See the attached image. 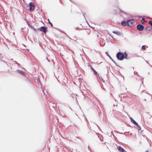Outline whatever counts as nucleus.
Returning a JSON list of instances; mask_svg holds the SVG:
<instances>
[{
	"label": "nucleus",
	"instance_id": "f257e3e1",
	"mask_svg": "<svg viewBox=\"0 0 152 152\" xmlns=\"http://www.w3.org/2000/svg\"><path fill=\"white\" fill-rule=\"evenodd\" d=\"M116 56L117 59L120 61L123 60L124 58L129 60L131 58V56H128V54L126 51L124 52L120 51L118 52L116 54Z\"/></svg>",
	"mask_w": 152,
	"mask_h": 152
},
{
	"label": "nucleus",
	"instance_id": "f03ea898",
	"mask_svg": "<svg viewBox=\"0 0 152 152\" xmlns=\"http://www.w3.org/2000/svg\"><path fill=\"white\" fill-rule=\"evenodd\" d=\"M28 5L29 6V10L30 12H32L35 9V5L33 3L31 2L28 4Z\"/></svg>",
	"mask_w": 152,
	"mask_h": 152
},
{
	"label": "nucleus",
	"instance_id": "7ed1b4c3",
	"mask_svg": "<svg viewBox=\"0 0 152 152\" xmlns=\"http://www.w3.org/2000/svg\"><path fill=\"white\" fill-rule=\"evenodd\" d=\"M105 53L107 56L109 58H110V59L115 64L116 66H118V67H120V68L122 69V68L120 66L118 65L116 63L115 61L113 60V59L112 58L111 56L110 55L108 52H106Z\"/></svg>",
	"mask_w": 152,
	"mask_h": 152
},
{
	"label": "nucleus",
	"instance_id": "20e7f679",
	"mask_svg": "<svg viewBox=\"0 0 152 152\" xmlns=\"http://www.w3.org/2000/svg\"><path fill=\"white\" fill-rule=\"evenodd\" d=\"M39 30L44 33H45L48 31L47 27L45 26H42L40 27Z\"/></svg>",
	"mask_w": 152,
	"mask_h": 152
},
{
	"label": "nucleus",
	"instance_id": "39448f33",
	"mask_svg": "<svg viewBox=\"0 0 152 152\" xmlns=\"http://www.w3.org/2000/svg\"><path fill=\"white\" fill-rule=\"evenodd\" d=\"M144 26L140 24H138L136 26V28L137 29L140 31H143L144 29Z\"/></svg>",
	"mask_w": 152,
	"mask_h": 152
},
{
	"label": "nucleus",
	"instance_id": "423d86ee",
	"mask_svg": "<svg viewBox=\"0 0 152 152\" xmlns=\"http://www.w3.org/2000/svg\"><path fill=\"white\" fill-rule=\"evenodd\" d=\"M128 21L129 23L128 26L130 27H132L134 25V20L132 19H128Z\"/></svg>",
	"mask_w": 152,
	"mask_h": 152
},
{
	"label": "nucleus",
	"instance_id": "0eeeda50",
	"mask_svg": "<svg viewBox=\"0 0 152 152\" xmlns=\"http://www.w3.org/2000/svg\"><path fill=\"white\" fill-rule=\"evenodd\" d=\"M117 148L120 152H127L121 146H118L117 147Z\"/></svg>",
	"mask_w": 152,
	"mask_h": 152
},
{
	"label": "nucleus",
	"instance_id": "6e6552de",
	"mask_svg": "<svg viewBox=\"0 0 152 152\" xmlns=\"http://www.w3.org/2000/svg\"><path fill=\"white\" fill-rule=\"evenodd\" d=\"M121 24L123 26H128L129 23L128 21V20L126 21L124 20L121 22Z\"/></svg>",
	"mask_w": 152,
	"mask_h": 152
},
{
	"label": "nucleus",
	"instance_id": "1a4fd4ad",
	"mask_svg": "<svg viewBox=\"0 0 152 152\" xmlns=\"http://www.w3.org/2000/svg\"><path fill=\"white\" fill-rule=\"evenodd\" d=\"M105 44V42L104 40L103 39H102L100 40L99 42V44L102 47H104Z\"/></svg>",
	"mask_w": 152,
	"mask_h": 152
},
{
	"label": "nucleus",
	"instance_id": "9d476101",
	"mask_svg": "<svg viewBox=\"0 0 152 152\" xmlns=\"http://www.w3.org/2000/svg\"><path fill=\"white\" fill-rule=\"evenodd\" d=\"M16 72L20 74L21 75H23L24 76H26V74L25 72L22 70L18 69L16 70Z\"/></svg>",
	"mask_w": 152,
	"mask_h": 152
},
{
	"label": "nucleus",
	"instance_id": "9b49d317",
	"mask_svg": "<svg viewBox=\"0 0 152 152\" xmlns=\"http://www.w3.org/2000/svg\"><path fill=\"white\" fill-rule=\"evenodd\" d=\"M113 33L119 36H121V33L118 31H113Z\"/></svg>",
	"mask_w": 152,
	"mask_h": 152
},
{
	"label": "nucleus",
	"instance_id": "f8f14e48",
	"mask_svg": "<svg viewBox=\"0 0 152 152\" xmlns=\"http://www.w3.org/2000/svg\"><path fill=\"white\" fill-rule=\"evenodd\" d=\"M135 125H136L137 126V129H138V131H140L141 130V127L140 126L138 125V123H137V125L135 124Z\"/></svg>",
	"mask_w": 152,
	"mask_h": 152
},
{
	"label": "nucleus",
	"instance_id": "ddd939ff",
	"mask_svg": "<svg viewBox=\"0 0 152 152\" xmlns=\"http://www.w3.org/2000/svg\"><path fill=\"white\" fill-rule=\"evenodd\" d=\"M98 78L97 79V80L98 81L99 83H100V82L99 81V80H102V77L100 75L99 77H98Z\"/></svg>",
	"mask_w": 152,
	"mask_h": 152
},
{
	"label": "nucleus",
	"instance_id": "4468645a",
	"mask_svg": "<svg viewBox=\"0 0 152 152\" xmlns=\"http://www.w3.org/2000/svg\"><path fill=\"white\" fill-rule=\"evenodd\" d=\"M119 12H121V13H123L126 15H128V14L127 13L125 12L124 11H123L122 10H121L120 9Z\"/></svg>",
	"mask_w": 152,
	"mask_h": 152
},
{
	"label": "nucleus",
	"instance_id": "2eb2a0df",
	"mask_svg": "<svg viewBox=\"0 0 152 152\" xmlns=\"http://www.w3.org/2000/svg\"><path fill=\"white\" fill-rule=\"evenodd\" d=\"M131 121L135 125L137 124V123L134 119H132Z\"/></svg>",
	"mask_w": 152,
	"mask_h": 152
},
{
	"label": "nucleus",
	"instance_id": "dca6fc26",
	"mask_svg": "<svg viewBox=\"0 0 152 152\" xmlns=\"http://www.w3.org/2000/svg\"><path fill=\"white\" fill-rule=\"evenodd\" d=\"M91 70L93 72L94 75L97 72L93 68V67H91Z\"/></svg>",
	"mask_w": 152,
	"mask_h": 152
},
{
	"label": "nucleus",
	"instance_id": "f3484780",
	"mask_svg": "<svg viewBox=\"0 0 152 152\" xmlns=\"http://www.w3.org/2000/svg\"><path fill=\"white\" fill-rule=\"evenodd\" d=\"M91 70L93 72L94 75L97 72L93 68V67H91Z\"/></svg>",
	"mask_w": 152,
	"mask_h": 152
},
{
	"label": "nucleus",
	"instance_id": "a211bd4d",
	"mask_svg": "<svg viewBox=\"0 0 152 152\" xmlns=\"http://www.w3.org/2000/svg\"><path fill=\"white\" fill-rule=\"evenodd\" d=\"M91 70L93 72L94 75L97 72L93 68V67H91Z\"/></svg>",
	"mask_w": 152,
	"mask_h": 152
},
{
	"label": "nucleus",
	"instance_id": "6ab92c4d",
	"mask_svg": "<svg viewBox=\"0 0 152 152\" xmlns=\"http://www.w3.org/2000/svg\"><path fill=\"white\" fill-rule=\"evenodd\" d=\"M91 70L93 72L94 75L97 72L93 68V67H91Z\"/></svg>",
	"mask_w": 152,
	"mask_h": 152
},
{
	"label": "nucleus",
	"instance_id": "aec40b11",
	"mask_svg": "<svg viewBox=\"0 0 152 152\" xmlns=\"http://www.w3.org/2000/svg\"><path fill=\"white\" fill-rule=\"evenodd\" d=\"M91 70L93 72L94 75L97 72L93 68V67H91Z\"/></svg>",
	"mask_w": 152,
	"mask_h": 152
},
{
	"label": "nucleus",
	"instance_id": "412c9836",
	"mask_svg": "<svg viewBox=\"0 0 152 152\" xmlns=\"http://www.w3.org/2000/svg\"><path fill=\"white\" fill-rule=\"evenodd\" d=\"M31 26V28L33 29L34 31L36 32L37 31V29L35 28L33 26Z\"/></svg>",
	"mask_w": 152,
	"mask_h": 152
},
{
	"label": "nucleus",
	"instance_id": "4be33fe9",
	"mask_svg": "<svg viewBox=\"0 0 152 152\" xmlns=\"http://www.w3.org/2000/svg\"><path fill=\"white\" fill-rule=\"evenodd\" d=\"M48 23H49L51 27H53V24L51 22H50L49 19H48Z\"/></svg>",
	"mask_w": 152,
	"mask_h": 152
},
{
	"label": "nucleus",
	"instance_id": "5701e85b",
	"mask_svg": "<svg viewBox=\"0 0 152 152\" xmlns=\"http://www.w3.org/2000/svg\"><path fill=\"white\" fill-rule=\"evenodd\" d=\"M146 29L147 30L150 31L152 29V28L150 26H148L146 28Z\"/></svg>",
	"mask_w": 152,
	"mask_h": 152
},
{
	"label": "nucleus",
	"instance_id": "b1692460",
	"mask_svg": "<svg viewBox=\"0 0 152 152\" xmlns=\"http://www.w3.org/2000/svg\"><path fill=\"white\" fill-rule=\"evenodd\" d=\"M26 21V23L27 24V25H28V26L30 27L31 28V26H32V25H31L29 23H28V21Z\"/></svg>",
	"mask_w": 152,
	"mask_h": 152
},
{
	"label": "nucleus",
	"instance_id": "393cba45",
	"mask_svg": "<svg viewBox=\"0 0 152 152\" xmlns=\"http://www.w3.org/2000/svg\"><path fill=\"white\" fill-rule=\"evenodd\" d=\"M142 49L144 50H146L145 45H143L142 46Z\"/></svg>",
	"mask_w": 152,
	"mask_h": 152
},
{
	"label": "nucleus",
	"instance_id": "a878e982",
	"mask_svg": "<svg viewBox=\"0 0 152 152\" xmlns=\"http://www.w3.org/2000/svg\"><path fill=\"white\" fill-rule=\"evenodd\" d=\"M94 75L96 76V77H99L100 76V75H99V73H98L97 72L95 74H94Z\"/></svg>",
	"mask_w": 152,
	"mask_h": 152
},
{
	"label": "nucleus",
	"instance_id": "bb28decb",
	"mask_svg": "<svg viewBox=\"0 0 152 152\" xmlns=\"http://www.w3.org/2000/svg\"><path fill=\"white\" fill-rule=\"evenodd\" d=\"M99 83L100 84V86H101V88L102 89H103V90H105V89L103 88V86L100 83Z\"/></svg>",
	"mask_w": 152,
	"mask_h": 152
},
{
	"label": "nucleus",
	"instance_id": "cd10ccee",
	"mask_svg": "<svg viewBox=\"0 0 152 152\" xmlns=\"http://www.w3.org/2000/svg\"><path fill=\"white\" fill-rule=\"evenodd\" d=\"M142 91L144 93H146L147 94H148L149 93L146 90H142Z\"/></svg>",
	"mask_w": 152,
	"mask_h": 152
},
{
	"label": "nucleus",
	"instance_id": "c85d7f7f",
	"mask_svg": "<svg viewBox=\"0 0 152 152\" xmlns=\"http://www.w3.org/2000/svg\"><path fill=\"white\" fill-rule=\"evenodd\" d=\"M87 66L88 67H90V68H91V67H92V66L89 63H88V64Z\"/></svg>",
	"mask_w": 152,
	"mask_h": 152
},
{
	"label": "nucleus",
	"instance_id": "c756f323",
	"mask_svg": "<svg viewBox=\"0 0 152 152\" xmlns=\"http://www.w3.org/2000/svg\"><path fill=\"white\" fill-rule=\"evenodd\" d=\"M115 4H117L118 2V0H115Z\"/></svg>",
	"mask_w": 152,
	"mask_h": 152
},
{
	"label": "nucleus",
	"instance_id": "7c9ffc66",
	"mask_svg": "<svg viewBox=\"0 0 152 152\" xmlns=\"http://www.w3.org/2000/svg\"><path fill=\"white\" fill-rule=\"evenodd\" d=\"M134 74L136 75H137L138 73L137 72L134 71Z\"/></svg>",
	"mask_w": 152,
	"mask_h": 152
},
{
	"label": "nucleus",
	"instance_id": "2f4dec72",
	"mask_svg": "<svg viewBox=\"0 0 152 152\" xmlns=\"http://www.w3.org/2000/svg\"><path fill=\"white\" fill-rule=\"evenodd\" d=\"M129 132H124V134H123V133H120V134H125L126 136V133H128Z\"/></svg>",
	"mask_w": 152,
	"mask_h": 152
},
{
	"label": "nucleus",
	"instance_id": "473e14b6",
	"mask_svg": "<svg viewBox=\"0 0 152 152\" xmlns=\"http://www.w3.org/2000/svg\"><path fill=\"white\" fill-rule=\"evenodd\" d=\"M106 69H107L108 71V69H109L110 70V68L108 67V66H106Z\"/></svg>",
	"mask_w": 152,
	"mask_h": 152
},
{
	"label": "nucleus",
	"instance_id": "72a5a7b5",
	"mask_svg": "<svg viewBox=\"0 0 152 152\" xmlns=\"http://www.w3.org/2000/svg\"><path fill=\"white\" fill-rule=\"evenodd\" d=\"M97 108H98V109L99 110L100 112H101V110L99 107L98 106L97 107Z\"/></svg>",
	"mask_w": 152,
	"mask_h": 152
},
{
	"label": "nucleus",
	"instance_id": "f704fd0d",
	"mask_svg": "<svg viewBox=\"0 0 152 152\" xmlns=\"http://www.w3.org/2000/svg\"><path fill=\"white\" fill-rule=\"evenodd\" d=\"M3 61V62H4V63H5V64H7V62H6V61H3H3Z\"/></svg>",
	"mask_w": 152,
	"mask_h": 152
},
{
	"label": "nucleus",
	"instance_id": "c9c22d12",
	"mask_svg": "<svg viewBox=\"0 0 152 152\" xmlns=\"http://www.w3.org/2000/svg\"><path fill=\"white\" fill-rule=\"evenodd\" d=\"M76 28L77 30H78V29H80V28L79 27H76V28Z\"/></svg>",
	"mask_w": 152,
	"mask_h": 152
},
{
	"label": "nucleus",
	"instance_id": "e433bc0d",
	"mask_svg": "<svg viewBox=\"0 0 152 152\" xmlns=\"http://www.w3.org/2000/svg\"><path fill=\"white\" fill-rule=\"evenodd\" d=\"M18 66L20 67H21V65L20 64H18Z\"/></svg>",
	"mask_w": 152,
	"mask_h": 152
},
{
	"label": "nucleus",
	"instance_id": "4c0bfd02",
	"mask_svg": "<svg viewBox=\"0 0 152 152\" xmlns=\"http://www.w3.org/2000/svg\"><path fill=\"white\" fill-rule=\"evenodd\" d=\"M129 118H130V119L131 120V121H132V119H133L132 118L130 117H129Z\"/></svg>",
	"mask_w": 152,
	"mask_h": 152
},
{
	"label": "nucleus",
	"instance_id": "58836bf2",
	"mask_svg": "<svg viewBox=\"0 0 152 152\" xmlns=\"http://www.w3.org/2000/svg\"><path fill=\"white\" fill-rule=\"evenodd\" d=\"M111 134H113V136H114V134H113V132L112 131V132H111Z\"/></svg>",
	"mask_w": 152,
	"mask_h": 152
},
{
	"label": "nucleus",
	"instance_id": "ea45409f",
	"mask_svg": "<svg viewBox=\"0 0 152 152\" xmlns=\"http://www.w3.org/2000/svg\"><path fill=\"white\" fill-rule=\"evenodd\" d=\"M55 77H56V78H59V76H57L55 75Z\"/></svg>",
	"mask_w": 152,
	"mask_h": 152
},
{
	"label": "nucleus",
	"instance_id": "a19ab883",
	"mask_svg": "<svg viewBox=\"0 0 152 152\" xmlns=\"http://www.w3.org/2000/svg\"><path fill=\"white\" fill-rule=\"evenodd\" d=\"M14 62H15V64H16L17 63V62L16 61H14Z\"/></svg>",
	"mask_w": 152,
	"mask_h": 152
},
{
	"label": "nucleus",
	"instance_id": "79ce46f5",
	"mask_svg": "<svg viewBox=\"0 0 152 152\" xmlns=\"http://www.w3.org/2000/svg\"><path fill=\"white\" fill-rule=\"evenodd\" d=\"M98 115H99V116L100 117V113L98 112Z\"/></svg>",
	"mask_w": 152,
	"mask_h": 152
},
{
	"label": "nucleus",
	"instance_id": "37998d69",
	"mask_svg": "<svg viewBox=\"0 0 152 152\" xmlns=\"http://www.w3.org/2000/svg\"><path fill=\"white\" fill-rule=\"evenodd\" d=\"M101 80L102 81V82H103V83H104V80L103 79H102V80Z\"/></svg>",
	"mask_w": 152,
	"mask_h": 152
},
{
	"label": "nucleus",
	"instance_id": "c03bdc74",
	"mask_svg": "<svg viewBox=\"0 0 152 152\" xmlns=\"http://www.w3.org/2000/svg\"><path fill=\"white\" fill-rule=\"evenodd\" d=\"M46 59H47L48 61L49 62H50V61L49 59H48V58H47Z\"/></svg>",
	"mask_w": 152,
	"mask_h": 152
},
{
	"label": "nucleus",
	"instance_id": "a18cd8bd",
	"mask_svg": "<svg viewBox=\"0 0 152 152\" xmlns=\"http://www.w3.org/2000/svg\"><path fill=\"white\" fill-rule=\"evenodd\" d=\"M145 62H146V63L148 64V62L146 60H145Z\"/></svg>",
	"mask_w": 152,
	"mask_h": 152
},
{
	"label": "nucleus",
	"instance_id": "49530a36",
	"mask_svg": "<svg viewBox=\"0 0 152 152\" xmlns=\"http://www.w3.org/2000/svg\"><path fill=\"white\" fill-rule=\"evenodd\" d=\"M85 20H86V23H87V24H88V22L87 21V20H86V19H85Z\"/></svg>",
	"mask_w": 152,
	"mask_h": 152
},
{
	"label": "nucleus",
	"instance_id": "de8ad7c7",
	"mask_svg": "<svg viewBox=\"0 0 152 152\" xmlns=\"http://www.w3.org/2000/svg\"><path fill=\"white\" fill-rule=\"evenodd\" d=\"M83 16L84 17L85 19H86V18H85V15H84V14L83 13Z\"/></svg>",
	"mask_w": 152,
	"mask_h": 152
},
{
	"label": "nucleus",
	"instance_id": "09e8293b",
	"mask_svg": "<svg viewBox=\"0 0 152 152\" xmlns=\"http://www.w3.org/2000/svg\"><path fill=\"white\" fill-rule=\"evenodd\" d=\"M1 54H0V58H1V57H3V56L1 57Z\"/></svg>",
	"mask_w": 152,
	"mask_h": 152
},
{
	"label": "nucleus",
	"instance_id": "8fccbe9b",
	"mask_svg": "<svg viewBox=\"0 0 152 152\" xmlns=\"http://www.w3.org/2000/svg\"><path fill=\"white\" fill-rule=\"evenodd\" d=\"M138 17L139 18H140L141 17V16H139Z\"/></svg>",
	"mask_w": 152,
	"mask_h": 152
},
{
	"label": "nucleus",
	"instance_id": "3c124183",
	"mask_svg": "<svg viewBox=\"0 0 152 152\" xmlns=\"http://www.w3.org/2000/svg\"><path fill=\"white\" fill-rule=\"evenodd\" d=\"M11 60L12 61H13V58H12V59H11Z\"/></svg>",
	"mask_w": 152,
	"mask_h": 152
},
{
	"label": "nucleus",
	"instance_id": "603ef678",
	"mask_svg": "<svg viewBox=\"0 0 152 152\" xmlns=\"http://www.w3.org/2000/svg\"><path fill=\"white\" fill-rule=\"evenodd\" d=\"M145 152H149L148 151H147Z\"/></svg>",
	"mask_w": 152,
	"mask_h": 152
},
{
	"label": "nucleus",
	"instance_id": "864d4df0",
	"mask_svg": "<svg viewBox=\"0 0 152 152\" xmlns=\"http://www.w3.org/2000/svg\"><path fill=\"white\" fill-rule=\"evenodd\" d=\"M143 81H142V83L143 84Z\"/></svg>",
	"mask_w": 152,
	"mask_h": 152
},
{
	"label": "nucleus",
	"instance_id": "5fc2aeb1",
	"mask_svg": "<svg viewBox=\"0 0 152 152\" xmlns=\"http://www.w3.org/2000/svg\"><path fill=\"white\" fill-rule=\"evenodd\" d=\"M144 99L145 101H146V99Z\"/></svg>",
	"mask_w": 152,
	"mask_h": 152
},
{
	"label": "nucleus",
	"instance_id": "6e6d98bb",
	"mask_svg": "<svg viewBox=\"0 0 152 152\" xmlns=\"http://www.w3.org/2000/svg\"><path fill=\"white\" fill-rule=\"evenodd\" d=\"M19 64V63H17V64H17V65H18V64Z\"/></svg>",
	"mask_w": 152,
	"mask_h": 152
},
{
	"label": "nucleus",
	"instance_id": "4d7b16f0",
	"mask_svg": "<svg viewBox=\"0 0 152 152\" xmlns=\"http://www.w3.org/2000/svg\"><path fill=\"white\" fill-rule=\"evenodd\" d=\"M132 68L133 69V70H134V67H132Z\"/></svg>",
	"mask_w": 152,
	"mask_h": 152
},
{
	"label": "nucleus",
	"instance_id": "13d9d810",
	"mask_svg": "<svg viewBox=\"0 0 152 152\" xmlns=\"http://www.w3.org/2000/svg\"><path fill=\"white\" fill-rule=\"evenodd\" d=\"M97 37L99 36H98V34H97Z\"/></svg>",
	"mask_w": 152,
	"mask_h": 152
},
{
	"label": "nucleus",
	"instance_id": "bf43d9fd",
	"mask_svg": "<svg viewBox=\"0 0 152 152\" xmlns=\"http://www.w3.org/2000/svg\"><path fill=\"white\" fill-rule=\"evenodd\" d=\"M111 37L113 39H114V38L112 37L111 36Z\"/></svg>",
	"mask_w": 152,
	"mask_h": 152
},
{
	"label": "nucleus",
	"instance_id": "052dcab7",
	"mask_svg": "<svg viewBox=\"0 0 152 152\" xmlns=\"http://www.w3.org/2000/svg\"><path fill=\"white\" fill-rule=\"evenodd\" d=\"M151 98H152V95H151Z\"/></svg>",
	"mask_w": 152,
	"mask_h": 152
},
{
	"label": "nucleus",
	"instance_id": "680f3d73",
	"mask_svg": "<svg viewBox=\"0 0 152 152\" xmlns=\"http://www.w3.org/2000/svg\"><path fill=\"white\" fill-rule=\"evenodd\" d=\"M30 81L31 82V83H32V82L31 81V80H30Z\"/></svg>",
	"mask_w": 152,
	"mask_h": 152
},
{
	"label": "nucleus",
	"instance_id": "e2e57ef3",
	"mask_svg": "<svg viewBox=\"0 0 152 152\" xmlns=\"http://www.w3.org/2000/svg\"><path fill=\"white\" fill-rule=\"evenodd\" d=\"M85 119H86V118H85Z\"/></svg>",
	"mask_w": 152,
	"mask_h": 152
},
{
	"label": "nucleus",
	"instance_id": "0e129e2a",
	"mask_svg": "<svg viewBox=\"0 0 152 152\" xmlns=\"http://www.w3.org/2000/svg\"><path fill=\"white\" fill-rule=\"evenodd\" d=\"M69 39H71V38L70 37H69Z\"/></svg>",
	"mask_w": 152,
	"mask_h": 152
},
{
	"label": "nucleus",
	"instance_id": "69168bd1",
	"mask_svg": "<svg viewBox=\"0 0 152 152\" xmlns=\"http://www.w3.org/2000/svg\"><path fill=\"white\" fill-rule=\"evenodd\" d=\"M58 82H59V80H58Z\"/></svg>",
	"mask_w": 152,
	"mask_h": 152
},
{
	"label": "nucleus",
	"instance_id": "338daca9",
	"mask_svg": "<svg viewBox=\"0 0 152 152\" xmlns=\"http://www.w3.org/2000/svg\"><path fill=\"white\" fill-rule=\"evenodd\" d=\"M69 0V1H71V0Z\"/></svg>",
	"mask_w": 152,
	"mask_h": 152
},
{
	"label": "nucleus",
	"instance_id": "774afa93",
	"mask_svg": "<svg viewBox=\"0 0 152 152\" xmlns=\"http://www.w3.org/2000/svg\"><path fill=\"white\" fill-rule=\"evenodd\" d=\"M69 0V1H71V0Z\"/></svg>",
	"mask_w": 152,
	"mask_h": 152
}]
</instances>
